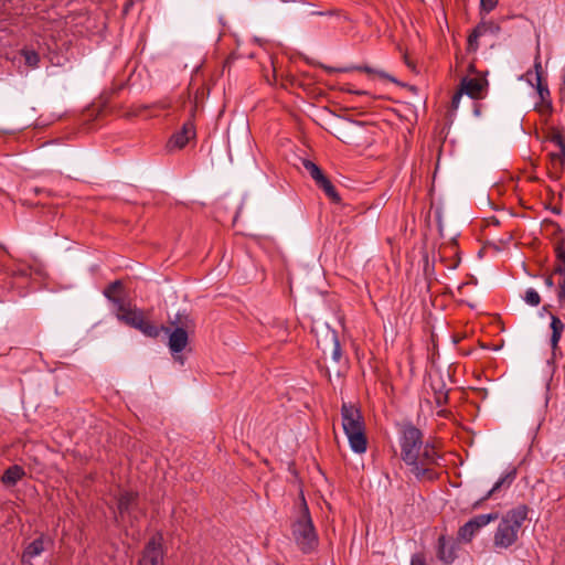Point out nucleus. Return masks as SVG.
<instances>
[{
  "mask_svg": "<svg viewBox=\"0 0 565 565\" xmlns=\"http://www.w3.org/2000/svg\"><path fill=\"white\" fill-rule=\"evenodd\" d=\"M424 445L423 433L420 429L415 427L412 423H406L402 426L399 446H401V458L406 466L409 467L411 472L417 480H423L424 473L427 470L416 466L419 459V451Z\"/></svg>",
  "mask_w": 565,
  "mask_h": 565,
  "instance_id": "obj_2",
  "label": "nucleus"
},
{
  "mask_svg": "<svg viewBox=\"0 0 565 565\" xmlns=\"http://www.w3.org/2000/svg\"><path fill=\"white\" fill-rule=\"evenodd\" d=\"M487 85V79L463 77L460 82L459 88L470 98L477 99L481 96V93Z\"/></svg>",
  "mask_w": 565,
  "mask_h": 565,
  "instance_id": "obj_13",
  "label": "nucleus"
},
{
  "mask_svg": "<svg viewBox=\"0 0 565 565\" xmlns=\"http://www.w3.org/2000/svg\"><path fill=\"white\" fill-rule=\"evenodd\" d=\"M170 323L174 329H170V332L167 333L169 334L168 347L174 359L183 363L181 356L177 354L181 353L186 348L189 342L188 329L192 327L193 321L188 315L178 312Z\"/></svg>",
  "mask_w": 565,
  "mask_h": 565,
  "instance_id": "obj_4",
  "label": "nucleus"
},
{
  "mask_svg": "<svg viewBox=\"0 0 565 565\" xmlns=\"http://www.w3.org/2000/svg\"><path fill=\"white\" fill-rule=\"evenodd\" d=\"M349 70L350 68H343L342 71L347 72ZM351 70H358V71H362V72H365L369 74L374 73V74H377L382 78H386L391 82L398 84V81L396 78H394L393 76H391L390 74H387L383 71H375V70L371 68L370 66H356V67H352Z\"/></svg>",
  "mask_w": 565,
  "mask_h": 565,
  "instance_id": "obj_28",
  "label": "nucleus"
},
{
  "mask_svg": "<svg viewBox=\"0 0 565 565\" xmlns=\"http://www.w3.org/2000/svg\"><path fill=\"white\" fill-rule=\"evenodd\" d=\"M341 417L344 434L364 430L363 417L353 405L344 403L341 407Z\"/></svg>",
  "mask_w": 565,
  "mask_h": 565,
  "instance_id": "obj_8",
  "label": "nucleus"
},
{
  "mask_svg": "<svg viewBox=\"0 0 565 565\" xmlns=\"http://www.w3.org/2000/svg\"><path fill=\"white\" fill-rule=\"evenodd\" d=\"M335 14H338L337 10H326V11L311 10L307 13V15H310V17H332Z\"/></svg>",
  "mask_w": 565,
  "mask_h": 565,
  "instance_id": "obj_35",
  "label": "nucleus"
},
{
  "mask_svg": "<svg viewBox=\"0 0 565 565\" xmlns=\"http://www.w3.org/2000/svg\"><path fill=\"white\" fill-rule=\"evenodd\" d=\"M527 514L529 507L519 504L502 515L493 534L492 543L495 551L508 550L518 542L520 530L527 519Z\"/></svg>",
  "mask_w": 565,
  "mask_h": 565,
  "instance_id": "obj_1",
  "label": "nucleus"
},
{
  "mask_svg": "<svg viewBox=\"0 0 565 565\" xmlns=\"http://www.w3.org/2000/svg\"><path fill=\"white\" fill-rule=\"evenodd\" d=\"M109 301L115 306L116 313H121L130 307L129 301L120 297H113Z\"/></svg>",
  "mask_w": 565,
  "mask_h": 565,
  "instance_id": "obj_33",
  "label": "nucleus"
},
{
  "mask_svg": "<svg viewBox=\"0 0 565 565\" xmlns=\"http://www.w3.org/2000/svg\"><path fill=\"white\" fill-rule=\"evenodd\" d=\"M556 258L562 262L565 266V248L563 246H557L555 249Z\"/></svg>",
  "mask_w": 565,
  "mask_h": 565,
  "instance_id": "obj_39",
  "label": "nucleus"
},
{
  "mask_svg": "<svg viewBox=\"0 0 565 565\" xmlns=\"http://www.w3.org/2000/svg\"><path fill=\"white\" fill-rule=\"evenodd\" d=\"M498 519V512L478 514L473 516L459 527L457 533V540L463 543H470L482 527Z\"/></svg>",
  "mask_w": 565,
  "mask_h": 565,
  "instance_id": "obj_5",
  "label": "nucleus"
},
{
  "mask_svg": "<svg viewBox=\"0 0 565 565\" xmlns=\"http://www.w3.org/2000/svg\"><path fill=\"white\" fill-rule=\"evenodd\" d=\"M544 284L547 288H553L554 287V280L552 278V276H547L545 279H544Z\"/></svg>",
  "mask_w": 565,
  "mask_h": 565,
  "instance_id": "obj_41",
  "label": "nucleus"
},
{
  "mask_svg": "<svg viewBox=\"0 0 565 565\" xmlns=\"http://www.w3.org/2000/svg\"><path fill=\"white\" fill-rule=\"evenodd\" d=\"M163 536L161 533L153 535L146 544L138 565H163Z\"/></svg>",
  "mask_w": 565,
  "mask_h": 565,
  "instance_id": "obj_7",
  "label": "nucleus"
},
{
  "mask_svg": "<svg viewBox=\"0 0 565 565\" xmlns=\"http://www.w3.org/2000/svg\"><path fill=\"white\" fill-rule=\"evenodd\" d=\"M523 300L531 307H536L541 302V297L534 288H527Z\"/></svg>",
  "mask_w": 565,
  "mask_h": 565,
  "instance_id": "obj_29",
  "label": "nucleus"
},
{
  "mask_svg": "<svg viewBox=\"0 0 565 565\" xmlns=\"http://www.w3.org/2000/svg\"><path fill=\"white\" fill-rule=\"evenodd\" d=\"M551 141L558 147L559 149V158L565 159V139L559 134L556 132L551 137Z\"/></svg>",
  "mask_w": 565,
  "mask_h": 565,
  "instance_id": "obj_32",
  "label": "nucleus"
},
{
  "mask_svg": "<svg viewBox=\"0 0 565 565\" xmlns=\"http://www.w3.org/2000/svg\"><path fill=\"white\" fill-rule=\"evenodd\" d=\"M316 184L319 189H321L324 194L334 203H339L341 198L335 190V186L331 183V181L323 174L320 179L316 181Z\"/></svg>",
  "mask_w": 565,
  "mask_h": 565,
  "instance_id": "obj_20",
  "label": "nucleus"
},
{
  "mask_svg": "<svg viewBox=\"0 0 565 565\" xmlns=\"http://www.w3.org/2000/svg\"><path fill=\"white\" fill-rule=\"evenodd\" d=\"M195 110H196V105H195V104H193V105L191 106V109H190V115H191V117H193V116H194Z\"/></svg>",
  "mask_w": 565,
  "mask_h": 565,
  "instance_id": "obj_42",
  "label": "nucleus"
},
{
  "mask_svg": "<svg viewBox=\"0 0 565 565\" xmlns=\"http://www.w3.org/2000/svg\"><path fill=\"white\" fill-rule=\"evenodd\" d=\"M457 543L452 540H447L444 535L439 536L437 545V556L445 564L450 565L456 559Z\"/></svg>",
  "mask_w": 565,
  "mask_h": 565,
  "instance_id": "obj_12",
  "label": "nucleus"
},
{
  "mask_svg": "<svg viewBox=\"0 0 565 565\" xmlns=\"http://www.w3.org/2000/svg\"><path fill=\"white\" fill-rule=\"evenodd\" d=\"M495 492L497 491L493 488H491L488 492H486V494L482 498H480L472 504V509H479L481 507V503L490 499Z\"/></svg>",
  "mask_w": 565,
  "mask_h": 565,
  "instance_id": "obj_37",
  "label": "nucleus"
},
{
  "mask_svg": "<svg viewBox=\"0 0 565 565\" xmlns=\"http://www.w3.org/2000/svg\"><path fill=\"white\" fill-rule=\"evenodd\" d=\"M463 93L459 88L458 92L455 93V95L451 98V109L456 110L459 107L460 99L462 97Z\"/></svg>",
  "mask_w": 565,
  "mask_h": 565,
  "instance_id": "obj_38",
  "label": "nucleus"
},
{
  "mask_svg": "<svg viewBox=\"0 0 565 565\" xmlns=\"http://www.w3.org/2000/svg\"><path fill=\"white\" fill-rule=\"evenodd\" d=\"M137 495L132 492H124L119 495L117 500V508L120 515H124L128 513L132 507V504L136 502Z\"/></svg>",
  "mask_w": 565,
  "mask_h": 565,
  "instance_id": "obj_22",
  "label": "nucleus"
},
{
  "mask_svg": "<svg viewBox=\"0 0 565 565\" xmlns=\"http://www.w3.org/2000/svg\"><path fill=\"white\" fill-rule=\"evenodd\" d=\"M22 56L24 57L25 64L30 67H38L40 63V55L34 50H22Z\"/></svg>",
  "mask_w": 565,
  "mask_h": 565,
  "instance_id": "obj_26",
  "label": "nucleus"
},
{
  "mask_svg": "<svg viewBox=\"0 0 565 565\" xmlns=\"http://www.w3.org/2000/svg\"><path fill=\"white\" fill-rule=\"evenodd\" d=\"M411 565H426L425 558L419 554H415L412 556Z\"/></svg>",
  "mask_w": 565,
  "mask_h": 565,
  "instance_id": "obj_40",
  "label": "nucleus"
},
{
  "mask_svg": "<svg viewBox=\"0 0 565 565\" xmlns=\"http://www.w3.org/2000/svg\"><path fill=\"white\" fill-rule=\"evenodd\" d=\"M534 68H535V74H536L537 94H539L541 100L545 102L550 98V89H548L547 85L543 84V82H542V75H541L542 66H541L540 55H537L535 57Z\"/></svg>",
  "mask_w": 565,
  "mask_h": 565,
  "instance_id": "obj_19",
  "label": "nucleus"
},
{
  "mask_svg": "<svg viewBox=\"0 0 565 565\" xmlns=\"http://www.w3.org/2000/svg\"><path fill=\"white\" fill-rule=\"evenodd\" d=\"M42 191H43V190H41V189H39V188H35V189H34V192H35V193H41Z\"/></svg>",
  "mask_w": 565,
  "mask_h": 565,
  "instance_id": "obj_44",
  "label": "nucleus"
},
{
  "mask_svg": "<svg viewBox=\"0 0 565 565\" xmlns=\"http://www.w3.org/2000/svg\"><path fill=\"white\" fill-rule=\"evenodd\" d=\"M116 317L119 321L125 324L137 329L140 326V322L143 318V313L139 309H131L130 307L121 313H116Z\"/></svg>",
  "mask_w": 565,
  "mask_h": 565,
  "instance_id": "obj_15",
  "label": "nucleus"
},
{
  "mask_svg": "<svg viewBox=\"0 0 565 565\" xmlns=\"http://www.w3.org/2000/svg\"><path fill=\"white\" fill-rule=\"evenodd\" d=\"M351 449L355 454H363L366 450L367 440L364 430L345 434Z\"/></svg>",
  "mask_w": 565,
  "mask_h": 565,
  "instance_id": "obj_16",
  "label": "nucleus"
},
{
  "mask_svg": "<svg viewBox=\"0 0 565 565\" xmlns=\"http://www.w3.org/2000/svg\"><path fill=\"white\" fill-rule=\"evenodd\" d=\"M122 287V284L120 280H115L113 281L111 284H109L103 291V295L105 296V298H107L108 300L111 299L113 297H115V292H117L118 290H120Z\"/></svg>",
  "mask_w": 565,
  "mask_h": 565,
  "instance_id": "obj_31",
  "label": "nucleus"
},
{
  "mask_svg": "<svg viewBox=\"0 0 565 565\" xmlns=\"http://www.w3.org/2000/svg\"><path fill=\"white\" fill-rule=\"evenodd\" d=\"M431 390L435 395V403L437 406H443L448 402V390L446 388V384L441 379L431 380L430 383Z\"/></svg>",
  "mask_w": 565,
  "mask_h": 565,
  "instance_id": "obj_17",
  "label": "nucleus"
},
{
  "mask_svg": "<svg viewBox=\"0 0 565 565\" xmlns=\"http://www.w3.org/2000/svg\"><path fill=\"white\" fill-rule=\"evenodd\" d=\"M516 478V469L512 468L510 471L504 473L494 484L493 489L498 492L501 488H509L514 479Z\"/></svg>",
  "mask_w": 565,
  "mask_h": 565,
  "instance_id": "obj_23",
  "label": "nucleus"
},
{
  "mask_svg": "<svg viewBox=\"0 0 565 565\" xmlns=\"http://www.w3.org/2000/svg\"><path fill=\"white\" fill-rule=\"evenodd\" d=\"M479 25H483L482 28V34L491 33V34H498L500 32V26L493 22H482Z\"/></svg>",
  "mask_w": 565,
  "mask_h": 565,
  "instance_id": "obj_34",
  "label": "nucleus"
},
{
  "mask_svg": "<svg viewBox=\"0 0 565 565\" xmlns=\"http://www.w3.org/2000/svg\"><path fill=\"white\" fill-rule=\"evenodd\" d=\"M364 124L356 120L341 119L335 126L334 136L344 143L360 145Z\"/></svg>",
  "mask_w": 565,
  "mask_h": 565,
  "instance_id": "obj_6",
  "label": "nucleus"
},
{
  "mask_svg": "<svg viewBox=\"0 0 565 565\" xmlns=\"http://www.w3.org/2000/svg\"><path fill=\"white\" fill-rule=\"evenodd\" d=\"M473 113H475L476 116H479L480 115V109L476 106Z\"/></svg>",
  "mask_w": 565,
  "mask_h": 565,
  "instance_id": "obj_43",
  "label": "nucleus"
},
{
  "mask_svg": "<svg viewBox=\"0 0 565 565\" xmlns=\"http://www.w3.org/2000/svg\"><path fill=\"white\" fill-rule=\"evenodd\" d=\"M23 565H34L31 561L23 563Z\"/></svg>",
  "mask_w": 565,
  "mask_h": 565,
  "instance_id": "obj_45",
  "label": "nucleus"
},
{
  "mask_svg": "<svg viewBox=\"0 0 565 565\" xmlns=\"http://www.w3.org/2000/svg\"><path fill=\"white\" fill-rule=\"evenodd\" d=\"M292 537L302 553H310L318 546V535L306 503H303L301 514L292 523Z\"/></svg>",
  "mask_w": 565,
  "mask_h": 565,
  "instance_id": "obj_3",
  "label": "nucleus"
},
{
  "mask_svg": "<svg viewBox=\"0 0 565 565\" xmlns=\"http://www.w3.org/2000/svg\"><path fill=\"white\" fill-rule=\"evenodd\" d=\"M550 327L552 329L551 347L552 349H556L564 332L565 324L557 316L552 315Z\"/></svg>",
  "mask_w": 565,
  "mask_h": 565,
  "instance_id": "obj_18",
  "label": "nucleus"
},
{
  "mask_svg": "<svg viewBox=\"0 0 565 565\" xmlns=\"http://www.w3.org/2000/svg\"><path fill=\"white\" fill-rule=\"evenodd\" d=\"M196 136L195 126L192 119H188L181 129L174 132L169 139L167 147L171 151L173 149H182L186 143Z\"/></svg>",
  "mask_w": 565,
  "mask_h": 565,
  "instance_id": "obj_10",
  "label": "nucleus"
},
{
  "mask_svg": "<svg viewBox=\"0 0 565 565\" xmlns=\"http://www.w3.org/2000/svg\"><path fill=\"white\" fill-rule=\"evenodd\" d=\"M301 163L315 182L323 175L322 170L313 161L301 159Z\"/></svg>",
  "mask_w": 565,
  "mask_h": 565,
  "instance_id": "obj_25",
  "label": "nucleus"
},
{
  "mask_svg": "<svg viewBox=\"0 0 565 565\" xmlns=\"http://www.w3.org/2000/svg\"><path fill=\"white\" fill-rule=\"evenodd\" d=\"M440 459L441 458L436 452L434 446H431L430 444L423 445V448L419 451L418 463L416 465L419 470L420 468H423L428 471L424 473L423 479L433 481L437 478V473L433 469H430L429 466L438 465Z\"/></svg>",
  "mask_w": 565,
  "mask_h": 565,
  "instance_id": "obj_9",
  "label": "nucleus"
},
{
  "mask_svg": "<svg viewBox=\"0 0 565 565\" xmlns=\"http://www.w3.org/2000/svg\"><path fill=\"white\" fill-rule=\"evenodd\" d=\"M49 545H52V540L43 534L40 535L25 546L22 554V563H26L40 556Z\"/></svg>",
  "mask_w": 565,
  "mask_h": 565,
  "instance_id": "obj_11",
  "label": "nucleus"
},
{
  "mask_svg": "<svg viewBox=\"0 0 565 565\" xmlns=\"http://www.w3.org/2000/svg\"><path fill=\"white\" fill-rule=\"evenodd\" d=\"M482 28H484L483 25H477L473 31L470 33V35L468 36V50L469 51H477L478 49V39L480 36H482Z\"/></svg>",
  "mask_w": 565,
  "mask_h": 565,
  "instance_id": "obj_27",
  "label": "nucleus"
},
{
  "mask_svg": "<svg viewBox=\"0 0 565 565\" xmlns=\"http://www.w3.org/2000/svg\"><path fill=\"white\" fill-rule=\"evenodd\" d=\"M137 330H139L143 335L152 339H157L161 332L168 333L170 332V328L166 326H157L152 323L151 321L142 318L140 326L137 327Z\"/></svg>",
  "mask_w": 565,
  "mask_h": 565,
  "instance_id": "obj_14",
  "label": "nucleus"
},
{
  "mask_svg": "<svg viewBox=\"0 0 565 565\" xmlns=\"http://www.w3.org/2000/svg\"><path fill=\"white\" fill-rule=\"evenodd\" d=\"M328 335H330V340L332 343V352H331L332 360L338 363V362H340L341 356H342L339 337L334 330L329 331Z\"/></svg>",
  "mask_w": 565,
  "mask_h": 565,
  "instance_id": "obj_24",
  "label": "nucleus"
},
{
  "mask_svg": "<svg viewBox=\"0 0 565 565\" xmlns=\"http://www.w3.org/2000/svg\"><path fill=\"white\" fill-rule=\"evenodd\" d=\"M24 476V470L18 465L9 467L1 477V481L7 486H14Z\"/></svg>",
  "mask_w": 565,
  "mask_h": 565,
  "instance_id": "obj_21",
  "label": "nucleus"
},
{
  "mask_svg": "<svg viewBox=\"0 0 565 565\" xmlns=\"http://www.w3.org/2000/svg\"><path fill=\"white\" fill-rule=\"evenodd\" d=\"M498 4V0H480L481 9L487 13L492 11Z\"/></svg>",
  "mask_w": 565,
  "mask_h": 565,
  "instance_id": "obj_36",
  "label": "nucleus"
},
{
  "mask_svg": "<svg viewBox=\"0 0 565 565\" xmlns=\"http://www.w3.org/2000/svg\"><path fill=\"white\" fill-rule=\"evenodd\" d=\"M554 273L563 277L562 282L558 286L557 298L561 302L565 303V266H557L554 268Z\"/></svg>",
  "mask_w": 565,
  "mask_h": 565,
  "instance_id": "obj_30",
  "label": "nucleus"
}]
</instances>
